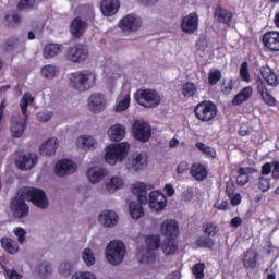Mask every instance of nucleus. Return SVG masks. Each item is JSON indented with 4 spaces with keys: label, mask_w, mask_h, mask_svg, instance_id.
Returning <instances> with one entry per match:
<instances>
[{
    "label": "nucleus",
    "mask_w": 279,
    "mask_h": 279,
    "mask_svg": "<svg viewBox=\"0 0 279 279\" xmlns=\"http://www.w3.org/2000/svg\"><path fill=\"white\" fill-rule=\"evenodd\" d=\"M132 193L137 196V202L133 201L130 203V215L132 219H141L145 215L143 204H147V187L143 183L133 184Z\"/></svg>",
    "instance_id": "1"
},
{
    "label": "nucleus",
    "mask_w": 279,
    "mask_h": 279,
    "mask_svg": "<svg viewBox=\"0 0 279 279\" xmlns=\"http://www.w3.org/2000/svg\"><path fill=\"white\" fill-rule=\"evenodd\" d=\"M95 82L96 77L90 71L74 72L70 75V86L80 93L90 90Z\"/></svg>",
    "instance_id": "2"
},
{
    "label": "nucleus",
    "mask_w": 279,
    "mask_h": 279,
    "mask_svg": "<svg viewBox=\"0 0 279 279\" xmlns=\"http://www.w3.org/2000/svg\"><path fill=\"white\" fill-rule=\"evenodd\" d=\"M134 99L143 108H158L162 104V97L156 89H137Z\"/></svg>",
    "instance_id": "3"
},
{
    "label": "nucleus",
    "mask_w": 279,
    "mask_h": 279,
    "mask_svg": "<svg viewBox=\"0 0 279 279\" xmlns=\"http://www.w3.org/2000/svg\"><path fill=\"white\" fill-rule=\"evenodd\" d=\"M193 112L198 121L202 123H210L217 117V105L210 100H203L198 102Z\"/></svg>",
    "instance_id": "4"
},
{
    "label": "nucleus",
    "mask_w": 279,
    "mask_h": 279,
    "mask_svg": "<svg viewBox=\"0 0 279 279\" xmlns=\"http://www.w3.org/2000/svg\"><path fill=\"white\" fill-rule=\"evenodd\" d=\"M125 244L121 241H111L105 251L106 258L110 265L117 266L123 263L126 254Z\"/></svg>",
    "instance_id": "5"
},
{
    "label": "nucleus",
    "mask_w": 279,
    "mask_h": 279,
    "mask_svg": "<svg viewBox=\"0 0 279 279\" xmlns=\"http://www.w3.org/2000/svg\"><path fill=\"white\" fill-rule=\"evenodd\" d=\"M105 160L108 165L123 162L130 151V145L126 142L120 144H111L106 148Z\"/></svg>",
    "instance_id": "6"
},
{
    "label": "nucleus",
    "mask_w": 279,
    "mask_h": 279,
    "mask_svg": "<svg viewBox=\"0 0 279 279\" xmlns=\"http://www.w3.org/2000/svg\"><path fill=\"white\" fill-rule=\"evenodd\" d=\"M88 47L84 44H76L68 48L65 58L69 62L74 64H81V62H86L88 60Z\"/></svg>",
    "instance_id": "7"
},
{
    "label": "nucleus",
    "mask_w": 279,
    "mask_h": 279,
    "mask_svg": "<svg viewBox=\"0 0 279 279\" xmlns=\"http://www.w3.org/2000/svg\"><path fill=\"white\" fill-rule=\"evenodd\" d=\"M23 194L26 197L27 202H32L34 206H37V208H48L49 201H47V194L45 193V191L37 187H27L26 191L23 192Z\"/></svg>",
    "instance_id": "8"
},
{
    "label": "nucleus",
    "mask_w": 279,
    "mask_h": 279,
    "mask_svg": "<svg viewBox=\"0 0 279 279\" xmlns=\"http://www.w3.org/2000/svg\"><path fill=\"white\" fill-rule=\"evenodd\" d=\"M132 134L135 141L147 143L151 138V125L143 120H135L132 124Z\"/></svg>",
    "instance_id": "9"
},
{
    "label": "nucleus",
    "mask_w": 279,
    "mask_h": 279,
    "mask_svg": "<svg viewBox=\"0 0 279 279\" xmlns=\"http://www.w3.org/2000/svg\"><path fill=\"white\" fill-rule=\"evenodd\" d=\"M10 210L14 219H25L29 217V205L23 196H14L10 202Z\"/></svg>",
    "instance_id": "10"
},
{
    "label": "nucleus",
    "mask_w": 279,
    "mask_h": 279,
    "mask_svg": "<svg viewBox=\"0 0 279 279\" xmlns=\"http://www.w3.org/2000/svg\"><path fill=\"white\" fill-rule=\"evenodd\" d=\"M180 28L184 34H195L199 29V16L195 12L183 16Z\"/></svg>",
    "instance_id": "11"
},
{
    "label": "nucleus",
    "mask_w": 279,
    "mask_h": 279,
    "mask_svg": "<svg viewBox=\"0 0 279 279\" xmlns=\"http://www.w3.org/2000/svg\"><path fill=\"white\" fill-rule=\"evenodd\" d=\"M36 165H38V156L33 153L19 155L15 159V166L21 171H29L31 169H34Z\"/></svg>",
    "instance_id": "12"
},
{
    "label": "nucleus",
    "mask_w": 279,
    "mask_h": 279,
    "mask_svg": "<svg viewBox=\"0 0 279 279\" xmlns=\"http://www.w3.org/2000/svg\"><path fill=\"white\" fill-rule=\"evenodd\" d=\"M262 43L264 48L270 51L271 53H276L279 51V32L270 31L266 32L262 37Z\"/></svg>",
    "instance_id": "13"
},
{
    "label": "nucleus",
    "mask_w": 279,
    "mask_h": 279,
    "mask_svg": "<svg viewBox=\"0 0 279 279\" xmlns=\"http://www.w3.org/2000/svg\"><path fill=\"white\" fill-rule=\"evenodd\" d=\"M75 171H77V163L69 159H62L58 161L54 167V173L59 178H64V175H71V173H75Z\"/></svg>",
    "instance_id": "14"
},
{
    "label": "nucleus",
    "mask_w": 279,
    "mask_h": 279,
    "mask_svg": "<svg viewBox=\"0 0 279 279\" xmlns=\"http://www.w3.org/2000/svg\"><path fill=\"white\" fill-rule=\"evenodd\" d=\"M149 207L156 213H160L167 208V196L160 191H151L148 201Z\"/></svg>",
    "instance_id": "15"
},
{
    "label": "nucleus",
    "mask_w": 279,
    "mask_h": 279,
    "mask_svg": "<svg viewBox=\"0 0 279 279\" xmlns=\"http://www.w3.org/2000/svg\"><path fill=\"white\" fill-rule=\"evenodd\" d=\"M119 27L123 32H138L141 29V19L134 14H128L119 22Z\"/></svg>",
    "instance_id": "16"
},
{
    "label": "nucleus",
    "mask_w": 279,
    "mask_h": 279,
    "mask_svg": "<svg viewBox=\"0 0 279 279\" xmlns=\"http://www.w3.org/2000/svg\"><path fill=\"white\" fill-rule=\"evenodd\" d=\"M161 234L166 239H178L180 236V225L175 220H165L161 225Z\"/></svg>",
    "instance_id": "17"
},
{
    "label": "nucleus",
    "mask_w": 279,
    "mask_h": 279,
    "mask_svg": "<svg viewBox=\"0 0 279 279\" xmlns=\"http://www.w3.org/2000/svg\"><path fill=\"white\" fill-rule=\"evenodd\" d=\"M86 29H88V22L82 20L80 16L72 20L70 24V34H72L74 38H82L84 34H86Z\"/></svg>",
    "instance_id": "18"
},
{
    "label": "nucleus",
    "mask_w": 279,
    "mask_h": 279,
    "mask_svg": "<svg viewBox=\"0 0 279 279\" xmlns=\"http://www.w3.org/2000/svg\"><path fill=\"white\" fill-rule=\"evenodd\" d=\"M89 110L94 113L104 112L106 109V99L102 94H92L88 102Z\"/></svg>",
    "instance_id": "19"
},
{
    "label": "nucleus",
    "mask_w": 279,
    "mask_h": 279,
    "mask_svg": "<svg viewBox=\"0 0 279 279\" xmlns=\"http://www.w3.org/2000/svg\"><path fill=\"white\" fill-rule=\"evenodd\" d=\"M98 221L106 228H112L119 223V216L114 211L105 210L99 215Z\"/></svg>",
    "instance_id": "20"
},
{
    "label": "nucleus",
    "mask_w": 279,
    "mask_h": 279,
    "mask_svg": "<svg viewBox=\"0 0 279 279\" xmlns=\"http://www.w3.org/2000/svg\"><path fill=\"white\" fill-rule=\"evenodd\" d=\"M120 7L121 3L119 2V0H102L100 4V10L104 16H113V14H117V12H119Z\"/></svg>",
    "instance_id": "21"
},
{
    "label": "nucleus",
    "mask_w": 279,
    "mask_h": 279,
    "mask_svg": "<svg viewBox=\"0 0 279 279\" xmlns=\"http://www.w3.org/2000/svg\"><path fill=\"white\" fill-rule=\"evenodd\" d=\"M27 128V119L17 118L11 122V134L13 138H21Z\"/></svg>",
    "instance_id": "22"
},
{
    "label": "nucleus",
    "mask_w": 279,
    "mask_h": 279,
    "mask_svg": "<svg viewBox=\"0 0 279 279\" xmlns=\"http://www.w3.org/2000/svg\"><path fill=\"white\" fill-rule=\"evenodd\" d=\"M190 175L197 182H204L208 178V169L204 163H193L190 169Z\"/></svg>",
    "instance_id": "23"
},
{
    "label": "nucleus",
    "mask_w": 279,
    "mask_h": 279,
    "mask_svg": "<svg viewBox=\"0 0 279 279\" xmlns=\"http://www.w3.org/2000/svg\"><path fill=\"white\" fill-rule=\"evenodd\" d=\"M214 19L218 21V23L230 25L232 23V12L230 10L223 9L221 5H218L214 12Z\"/></svg>",
    "instance_id": "24"
},
{
    "label": "nucleus",
    "mask_w": 279,
    "mask_h": 279,
    "mask_svg": "<svg viewBox=\"0 0 279 279\" xmlns=\"http://www.w3.org/2000/svg\"><path fill=\"white\" fill-rule=\"evenodd\" d=\"M256 169L252 167H240L238 169V177L235 179V182L238 186H245L247 182H250V175H252Z\"/></svg>",
    "instance_id": "25"
},
{
    "label": "nucleus",
    "mask_w": 279,
    "mask_h": 279,
    "mask_svg": "<svg viewBox=\"0 0 279 279\" xmlns=\"http://www.w3.org/2000/svg\"><path fill=\"white\" fill-rule=\"evenodd\" d=\"M58 150V138H49L39 147L40 156H53Z\"/></svg>",
    "instance_id": "26"
},
{
    "label": "nucleus",
    "mask_w": 279,
    "mask_h": 279,
    "mask_svg": "<svg viewBox=\"0 0 279 279\" xmlns=\"http://www.w3.org/2000/svg\"><path fill=\"white\" fill-rule=\"evenodd\" d=\"M242 263H243L244 269L246 270L256 269V265L258 264V254L255 251L247 250L244 253Z\"/></svg>",
    "instance_id": "27"
},
{
    "label": "nucleus",
    "mask_w": 279,
    "mask_h": 279,
    "mask_svg": "<svg viewBox=\"0 0 279 279\" xmlns=\"http://www.w3.org/2000/svg\"><path fill=\"white\" fill-rule=\"evenodd\" d=\"M106 175H108V170L105 168H90L87 170V178L92 184L101 182Z\"/></svg>",
    "instance_id": "28"
},
{
    "label": "nucleus",
    "mask_w": 279,
    "mask_h": 279,
    "mask_svg": "<svg viewBox=\"0 0 279 279\" xmlns=\"http://www.w3.org/2000/svg\"><path fill=\"white\" fill-rule=\"evenodd\" d=\"M147 167V158L142 154L137 155L135 158L129 160L128 169L129 171H143Z\"/></svg>",
    "instance_id": "29"
},
{
    "label": "nucleus",
    "mask_w": 279,
    "mask_h": 279,
    "mask_svg": "<svg viewBox=\"0 0 279 279\" xmlns=\"http://www.w3.org/2000/svg\"><path fill=\"white\" fill-rule=\"evenodd\" d=\"M62 49H64V46L61 44H47L43 50V56L46 60H49L51 58H56V56H60V53H62Z\"/></svg>",
    "instance_id": "30"
},
{
    "label": "nucleus",
    "mask_w": 279,
    "mask_h": 279,
    "mask_svg": "<svg viewBox=\"0 0 279 279\" xmlns=\"http://www.w3.org/2000/svg\"><path fill=\"white\" fill-rule=\"evenodd\" d=\"M260 75L263 80L267 83L268 86H278L279 81L276 72L271 70L269 66H262L260 68Z\"/></svg>",
    "instance_id": "31"
},
{
    "label": "nucleus",
    "mask_w": 279,
    "mask_h": 279,
    "mask_svg": "<svg viewBox=\"0 0 279 279\" xmlns=\"http://www.w3.org/2000/svg\"><path fill=\"white\" fill-rule=\"evenodd\" d=\"M181 94L184 99H193L199 95L197 85L191 81L184 83L181 87Z\"/></svg>",
    "instance_id": "32"
},
{
    "label": "nucleus",
    "mask_w": 279,
    "mask_h": 279,
    "mask_svg": "<svg viewBox=\"0 0 279 279\" xmlns=\"http://www.w3.org/2000/svg\"><path fill=\"white\" fill-rule=\"evenodd\" d=\"M108 136L111 141L119 143L125 138V126L122 124H114L108 130Z\"/></svg>",
    "instance_id": "33"
},
{
    "label": "nucleus",
    "mask_w": 279,
    "mask_h": 279,
    "mask_svg": "<svg viewBox=\"0 0 279 279\" xmlns=\"http://www.w3.org/2000/svg\"><path fill=\"white\" fill-rule=\"evenodd\" d=\"M254 94L252 86L244 87L239 94H236L232 99L233 106H241L244 101H248L250 97Z\"/></svg>",
    "instance_id": "34"
},
{
    "label": "nucleus",
    "mask_w": 279,
    "mask_h": 279,
    "mask_svg": "<svg viewBox=\"0 0 279 279\" xmlns=\"http://www.w3.org/2000/svg\"><path fill=\"white\" fill-rule=\"evenodd\" d=\"M76 145L80 149L90 151V149H95V145H97V140L93 136L84 135L76 140Z\"/></svg>",
    "instance_id": "35"
},
{
    "label": "nucleus",
    "mask_w": 279,
    "mask_h": 279,
    "mask_svg": "<svg viewBox=\"0 0 279 279\" xmlns=\"http://www.w3.org/2000/svg\"><path fill=\"white\" fill-rule=\"evenodd\" d=\"M177 239L178 238H166V240L161 243L160 247L166 256H171L178 252Z\"/></svg>",
    "instance_id": "36"
},
{
    "label": "nucleus",
    "mask_w": 279,
    "mask_h": 279,
    "mask_svg": "<svg viewBox=\"0 0 279 279\" xmlns=\"http://www.w3.org/2000/svg\"><path fill=\"white\" fill-rule=\"evenodd\" d=\"M196 247H203L204 250H213L215 247V240L209 235L198 236L195 241Z\"/></svg>",
    "instance_id": "37"
},
{
    "label": "nucleus",
    "mask_w": 279,
    "mask_h": 279,
    "mask_svg": "<svg viewBox=\"0 0 279 279\" xmlns=\"http://www.w3.org/2000/svg\"><path fill=\"white\" fill-rule=\"evenodd\" d=\"M1 245L3 250L8 252V254H16V252H19V244H16V242L10 238H2Z\"/></svg>",
    "instance_id": "38"
},
{
    "label": "nucleus",
    "mask_w": 279,
    "mask_h": 279,
    "mask_svg": "<svg viewBox=\"0 0 279 279\" xmlns=\"http://www.w3.org/2000/svg\"><path fill=\"white\" fill-rule=\"evenodd\" d=\"M196 147L202 151V154L208 156V158H217V150L210 146H207L203 142H197Z\"/></svg>",
    "instance_id": "39"
},
{
    "label": "nucleus",
    "mask_w": 279,
    "mask_h": 279,
    "mask_svg": "<svg viewBox=\"0 0 279 279\" xmlns=\"http://www.w3.org/2000/svg\"><path fill=\"white\" fill-rule=\"evenodd\" d=\"M57 74H58V68H56V65L48 64L41 68V75L46 80H53V77H56Z\"/></svg>",
    "instance_id": "40"
},
{
    "label": "nucleus",
    "mask_w": 279,
    "mask_h": 279,
    "mask_svg": "<svg viewBox=\"0 0 279 279\" xmlns=\"http://www.w3.org/2000/svg\"><path fill=\"white\" fill-rule=\"evenodd\" d=\"M204 234L207 236H217L219 233V227L215 222H205L203 226Z\"/></svg>",
    "instance_id": "41"
},
{
    "label": "nucleus",
    "mask_w": 279,
    "mask_h": 279,
    "mask_svg": "<svg viewBox=\"0 0 279 279\" xmlns=\"http://www.w3.org/2000/svg\"><path fill=\"white\" fill-rule=\"evenodd\" d=\"M160 235L158 234H153V235H148L146 238V244H147V247L148 250H158L160 247Z\"/></svg>",
    "instance_id": "42"
},
{
    "label": "nucleus",
    "mask_w": 279,
    "mask_h": 279,
    "mask_svg": "<svg viewBox=\"0 0 279 279\" xmlns=\"http://www.w3.org/2000/svg\"><path fill=\"white\" fill-rule=\"evenodd\" d=\"M240 77L242 82H252V76L250 75V66L247 64V61L242 62L240 65Z\"/></svg>",
    "instance_id": "43"
},
{
    "label": "nucleus",
    "mask_w": 279,
    "mask_h": 279,
    "mask_svg": "<svg viewBox=\"0 0 279 279\" xmlns=\"http://www.w3.org/2000/svg\"><path fill=\"white\" fill-rule=\"evenodd\" d=\"M221 82V70L216 69L214 71H209L208 73V84L209 86H217Z\"/></svg>",
    "instance_id": "44"
},
{
    "label": "nucleus",
    "mask_w": 279,
    "mask_h": 279,
    "mask_svg": "<svg viewBox=\"0 0 279 279\" xmlns=\"http://www.w3.org/2000/svg\"><path fill=\"white\" fill-rule=\"evenodd\" d=\"M256 186L262 191V193H267L269 189H271V179L265 178V177H259L257 179V184Z\"/></svg>",
    "instance_id": "45"
},
{
    "label": "nucleus",
    "mask_w": 279,
    "mask_h": 279,
    "mask_svg": "<svg viewBox=\"0 0 279 279\" xmlns=\"http://www.w3.org/2000/svg\"><path fill=\"white\" fill-rule=\"evenodd\" d=\"M117 189H123V179L113 177L110 182L107 183V191H117Z\"/></svg>",
    "instance_id": "46"
},
{
    "label": "nucleus",
    "mask_w": 279,
    "mask_h": 279,
    "mask_svg": "<svg viewBox=\"0 0 279 279\" xmlns=\"http://www.w3.org/2000/svg\"><path fill=\"white\" fill-rule=\"evenodd\" d=\"M206 269V264L205 263H197L193 266L192 268V274L195 276L196 279H202L204 278Z\"/></svg>",
    "instance_id": "47"
},
{
    "label": "nucleus",
    "mask_w": 279,
    "mask_h": 279,
    "mask_svg": "<svg viewBox=\"0 0 279 279\" xmlns=\"http://www.w3.org/2000/svg\"><path fill=\"white\" fill-rule=\"evenodd\" d=\"M83 260L85 264H87L88 267H93L95 264V254H93V251L90 248H85L83 251Z\"/></svg>",
    "instance_id": "48"
},
{
    "label": "nucleus",
    "mask_w": 279,
    "mask_h": 279,
    "mask_svg": "<svg viewBox=\"0 0 279 279\" xmlns=\"http://www.w3.org/2000/svg\"><path fill=\"white\" fill-rule=\"evenodd\" d=\"M130 108V95H125L116 107V112H125Z\"/></svg>",
    "instance_id": "49"
},
{
    "label": "nucleus",
    "mask_w": 279,
    "mask_h": 279,
    "mask_svg": "<svg viewBox=\"0 0 279 279\" xmlns=\"http://www.w3.org/2000/svg\"><path fill=\"white\" fill-rule=\"evenodd\" d=\"M36 5V0H21L17 5L16 9L19 11H23V10H33V8Z\"/></svg>",
    "instance_id": "50"
},
{
    "label": "nucleus",
    "mask_w": 279,
    "mask_h": 279,
    "mask_svg": "<svg viewBox=\"0 0 279 279\" xmlns=\"http://www.w3.org/2000/svg\"><path fill=\"white\" fill-rule=\"evenodd\" d=\"M72 269L73 265H71L69 262H64L59 266V272L61 276H64V278H69V276H71Z\"/></svg>",
    "instance_id": "51"
},
{
    "label": "nucleus",
    "mask_w": 279,
    "mask_h": 279,
    "mask_svg": "<svg viewBox=\"0 0 279 279\" xmlns=\"http://www.w3.org/2000/svg\"><path fill=\"white\" fill-rule=\"evenodd\" d=\"M38 271L40 276H47V274H51V271H53V268L48 262H43L38 265Z\"/></svg>",
    "instance_id": "52"
},
{
    "label": "nucleus",
    "mask_w": 279,
    "mask_h": 279,
    "mask_svg": "<svg viewBox=\"0 0 279 279\" xmlns=\"http://www.w3.org/2000/svg\"><path fill=\"white\" fill-rule=\"evenodd\" d=\"M256 86H257V93H259L260 96L269 92L267 90V85L265 84V81H263L260 76L257 77Z\"/></svg>",
    "instance_id": "53"
},
{
    "label": "nucleus",
    "mask_w": 279,
    "mask_h": 279,
    "mask_svg": "<svg viewBox=\"0 0 279 279\" xmlns=\"http://www.w3.org/2000/svg\"><path fill=\"white\" fill-rule=\"evenodd\" d=\"M260 97H262L263 101H265V104H267V106L276 105V98H274V96H271L269 92L262 94Z\"/></svg>",
    "instance_id": "54"
},
{
    "label": "nucleus",
    "mask_w": 279,
    "mask_h": 279,
    "mask_svg": "<svg viewBox=\"0 0 279 279\" xmlns=\"http://www.w3.org/2000/svg\"><path fill=\"white\" fill-rule=\"evenodd\" d=\"M5 21H9V23H21V15L19 12L13 11L12 14L5 15Z\"/></svg>",
    "instance_id": "55"
},
{
    "label": "nucleus",
    "mask_w": 279,
    "mask_h": 279,
    "mask_svg": "<svg viewBox=\"0 0 279 279\" xmlns=\"http://www.w3.org/2000/svg\"><path fill=\"white\" fill-rule=\"evenodd\" d=\"M20 104L22 106H28L29 107L31 104H34L33 95L29 94V93H25L24 96L22 97Z\"/></svg>",
    "instance_id": "56"
},
{
    "label": "nucleus",
    "mask_w": 279,
    "mask_h": 279,
    "mask_svg": "<svg viewBox=\"0 0 279 279\" xmlns=\"http://www.w3.org/2000/svg\"><path fill=\"white\" fill-rule=\"evenodd\" d=\"M51 117H53V113L51 112H39L37 114V119L40 121V123H47V121H51Z\"/></svg>",
    "instance_id": "57"
},
{
    "label": "nucleus",
    "mask_w": 279,
    "mask_h": 279,
    "mask_svg": "<svg viewBox=\"0 0 279 279\" xmlns=\"http://www.w3.org/2000/svg\"><path fill=\"white\" fill-rule=\"evenodd\" d=\"M25 234H27L25 229H23V228L15 229V236H17L19 243H25Z\"/></svg>",
    "instance_id": "58"
},
{
    "label": "nucleus",
    "mask_w": 279,
    "mask_h": 279,
    "mask_svg": "<svg viewBox=\"0 0 279 279\" xmlns=\"http://www.w3.org/2000/svg\"><path fill=\"white\" fill-rule=\"evenodd\" d=\"M233 88H234V84L232 83V80L222 84V93L225 95H230L232 93Z\"/></svg>",
    "instance_id": "59"
},
{
    "label": "nucleus",
    "mask_w": 279,
    "mask_h": 279,
    "mask_svg": "<svg viewBox=\"0 0 279 279\" xmlns=\"http://www.w3.org/2000/svg\"><path fill=\"white\" fill-rule=\"evenodd\" d=\"M186 171H189V162L181 161L177 167V173L182 175V173H186Z\"/></svg>",
    "instance_id": "60"
},
{
    "label": "nucleus",
    "mask_w": 279,
    "mask_h": 279,
    "mask_svg": "<svg viewBox=\"0 0 279 279\" xmlns=\"http://www.w3.org/2000/svg\"><path fill=\"white\" fill-rule=\"evenodd\" d=\"M163 191L168 197H173V195H175V189L171 183H167L163 187Z\"/></svg>",
    "instance_id": "61"
},
{
    "label": "nucleus",
    "mask_w": 279,
    "mask_h": 279,
    "mask_svg": "<svg viewBox=\"0 0 279 279\" xmlns=\"http://www.w3.org/2000/svg\"><path fill=\"white\" fill-rule=\"evenodd\" d=\"M71 279H95L90 272H80L75 274Z\"/></svg>",
    "instance_id": "62"
},
{
    "label": "nucleus",
    "mask_w": 279,
    "mask_h": 279,
    "mask_svg": "<svg viewBox=\"0 0 279 279\" xmlns=\"http://www.w3.org/2000/svg\"><path fill=\"white\" fill-rule=\"evenodd\" d=\"M272 167L271 178L272 180H279V161H274Z\"/></svg>",
    "instance_id": "63"
},
{
    "label": "nucleus",
    "mask_w": 279,
    "mask_h": 279,
    "mask_svg": "<svg viewBox=\"0 0 279 279\" xmlns=\"http://www.w3.org/2000/svg\"><path fill=\"white\" fill-rule=\"evenodd\" d=\"M241 223H243V219L239 216H236L230 220L231 228H239V226H241Z\"/></svg>",
    "instance_id": "64"
}]
</instances>
